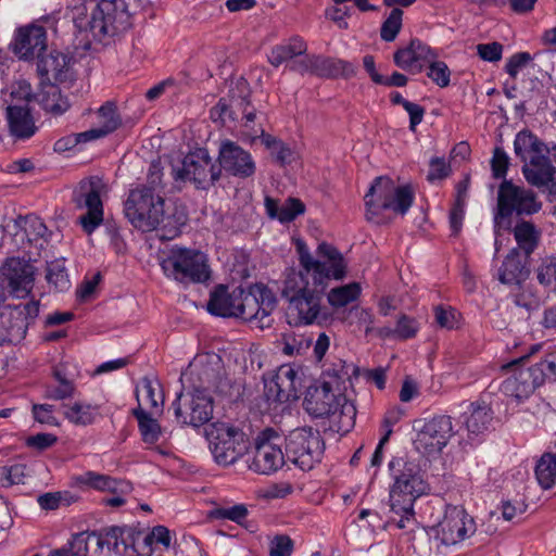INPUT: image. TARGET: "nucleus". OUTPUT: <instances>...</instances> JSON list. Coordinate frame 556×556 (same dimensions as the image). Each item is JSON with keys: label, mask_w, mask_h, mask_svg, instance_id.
Here are the masks:
<instances>
[{"label": "nucleus", "mask_w": 556, "mask_h": 556, "mask_svg": "<svg viewBox=\"0 0 556 556\" xmlns=\"http://www.w3.org/2000/svg\"><path fill=\"white\" fill-rule=\"evenodd\" d=\"M301 266L312 275L313 289L288 300V309L296 316V324H321L328 319V313L321 307L324 292L330 279L341 280L346 274V262L342 253L332 244L321 242L317 248L318 260L309 253L303 241L296 242Z\"/></svg>", "instance_id": "nucleus-1"}, {"label": "nucleus", "mask_w": 556, "mask_h": 556, "mask_svg": "<svg viewBox=\"0 0 556 556\" xmlns=\"http://www.w3.org/2000/svg\"><path fill=\"white\" fill-rule=\"evenodd\" d=\"M162 176L160 163L152 162L147 181L129 190L124 202V214L135 228L152 231L162 227L165 231L163 237L173 239L180 233L187 216L184 212L169 214V208L165 206V185Z\"/></svg>", "instance_id": "nucleus-2"}, {"label": "nucleus", "mask_w": 556, "mask_h": 556, "mask_svg": "<svg viewBox=\"0 0 556 556\" xmlns=\"http://www.w3.org/2000/svg\"><path fill=\"white\" fill-rule=\"evenodd\" d=\"M414 198V190L409 185L395 186L391 178L379 176L375 178L364 198L366 219L377 225L388 224L390 220L383 212L390 210L403 216L413 205Z\"/></svg>", "instance_id": "nucleus-3"}, {"label": "nucleus", "mask_w": 556, "mask_h": 556, "mask_svg": "<svg viewBox=\"0 0 556 556\" xmlns=\"http://www.w3.org/2000/svg\"><path fill=\"white\" fill-rule=\"evenodd\" d=\"M395 481L390 490L392 511H412L415 501L426 493L428 484L424 480L421 468L415 460L396 457L390 463Z\"/></svg>", "instance_id": "nucleus-4"}, {"label": "nucleus", "mask_w": 556, "mask_h": 556, "mask_svg": "<svg viewBox=\"0 0 556 556\" xmlns=\"http://www.w3.org/2000/svg\"><path fill=\"white\" fill-rule=\"evenodd\" d=\"M161 265L168 277L184 285L202 283L211 277L206 255L194 249L174 245Z\"/></svg>", "instance_id": "nucleus-5"}, {"label": "nucleus", "mask_w": 556, "mask_h": 556, "mask_svg": "<svg viewBox=\"0 0 556 556\" xmlns=\"http://www.w3.org/2000/svg\"><path fill=\"white\" fill-rule=\"evenodd\" d=\"M238 294L239 298L233 299L238 302L235 317L255 323L261 329L270 327V314L277 305L273 291L265 285L255 283L248 290L240 287Z\"/></svg>", "instance_id": "nucleus-6"}, {"label": "nucleus", "mask_w": 556, "mask_h": 556, "mask_svg": "<svg viewBox=\"0 0 556 556\" xmlns=\"http://www.w3.org/2000/svg\"><path fill=\"white\" fill-rule=\"evenodd\" d=\"M325 442L318 430L311 427L296 428L286 438V456L302 470H311L319 463Z\"/></svg>", "instance_id": "nucleus-7"}, {"label": "nucleus", "mask_w": 556, "mask_h": 556, "mask_svg": "<svg viewBox=\"0 0 556 556\" xmlns=\"http://www.w3.org/2000/svg\"><path fill=\"white\" fill-rule=\"evenodd\" d=\"M542 208V202L531 189L515 185L511 180L504 179L497 190V211L494 222L509 218L514 213L518 216H530Z\"/></svg>", "instance_id": "nucleus-8"}, {"label": "nucleus", "mask_w": 556, "mask_h": 556, "mask_svg": "<svg viewBox=\"0 0 556 556\" xmlns=\"http://www.w3.org/2000/svg\"><path fill=\"white\" fill-rule=\"evenodd\" d=\"M220 176V166L213 161L206 149H197L188 153L181 166L174 169L175 180L190 181L201 190L214 186Z\"/></svg>", "instance_id": "nucleus-9"}, {"label": "nucleus", "mask_w": 556, "mask_h": 556, "mask_svg": "<svg viewBox=\"0 0 556 556\" xmlns=\"http://www.w3.org/2000/svg\"><path fill=\"white\" fill-rule=\"evenodd\" d=\"M170 408L178 424L198 428L212 419L213 399L203 390L184 389Z\"/></svg>", "instance_id": "nucleus-10"}, {"label": "nucleus", "mask_w": 556, "mask_h": 556, "mask_svg": "<svg viewBox=\"0 0 556 556\" xmlns=\"http://www.w3.org/2000/svg\"><path fill=\"white\" fill-rule=\"evenodd\" d=\"M416 450L427 456L440 454L454 434L450 416L440 415L429 420H415Z\"/></svg>", "instance_id": "nucleus-11"}, {"label": "nucleus", "mask_w": 556, "mask_h": 556, "mask_svg": "<svg viewBox=\"0 0 556 556\" xmlns=\"http://www.w3.org/2000/svg\"><path fill=\"white\" fill-rule=\"evenodd\" d=\"M526 357H519L501 367L503 371L513 372L503 381L501 391L517 401L529 397L538 387L543 384V374L539 368L521 367L520 364L525 362Z\"/></svg>", "instance_id": "nucleus-12"}, {"label": "nucleus", "mask_w": 556, "mask_h": 556, "mask_svg": "<svg viewBox=\"0 0 556 556\" xmlns=\"http://www.w3.org/2000/svg\"><path fill=\"white\" fill-rule=\"evenodd\" d=\"M72 20L79 33H90L92 38L99 41L128 29L127 27H117L113 23L112 16L102 13L100 5L97 3L92 7L90 13L86 5H76L72 10Z\"/></svg>", "instance_id": "nucleus-13"}, {"label": "nucleus", "mask_w": 556, "mask_h": 556, "mask_svg": "<svg viewBox=\"0 0 556 556\" xmlns=\"http://www.w3.org/2000/svg\"><path fill=\"white\" fill-rule=\"evenodd\" d=\"M249 450V440L244 432L222 425L216 428V435L211 440V451L217 464L229 466L235 464Z\"/></svg>", "instance_id": "nucleus-14"}, {"label": "nucleus", "mask_w": 556, "mask_h": 556, "mask_svg": "<svg viewBox=\"0 0 556 556\" xmlns=\"http://www.w3.org/2000/svg\"><path fill=\"white\" fill-rule=\"evenodd\" d=\"M340 406L342 412L354 414L353 405L348 404L341 393H336L331 381H323L320 386L308 389L304 399L305 410L316 418L329 417Z\"/></svg>", "instance_id": "nucleus-15"}, {"label": "nucleus", "mask_w": 556, "mask_h": 556, "mask_svg": "<svg viewBox=\"0 0 556 556\" xmlns=\"http://www.w3.org/2000/svg\"><path fill=\"white\" fill-rule=\"evenodd\" d=\"M101 187V179L91 177L79 184V191L74 199L77 207L87 208V213L79 217V224L88 235L92 233L103 222Z\"/></svg>", "instance_id": "nucleus-16"}, {"label": "nucleus", "mask_w": 556, "mask_h": 556, "mask_svg": "<svg viewBox=\"0 0 556 556\" xmlns=\"http://www.w3.org/2000/svg\"><path fill=\"white\" fill-rule=\"evenodd\" d=\"M97 538V545L103 548L104 545L112 547L117 554L124 556H138L140 549L144 548V533L130 527H110L99 532H92Z\"/></svg>", "instance_id": "nucleus-17"}, {"label": "nucleus", "mask_w": 556, "mask_h": 556, "mask_svg": "<svg viewBox=\"0 0 556 556\" xmlns=\"http://www.w3.org/2000/svg\"><path fill=\"white\" fill-rule=\"evenodd\" d=\"M279 439L278 433L267 428L255 440V452L250 464V469L257 473L270 475L276 472L285 464V454L280 446L274 442Z\"/></svg>", "instance_id": "nucleus-18"}, {"label": "nucleus", "mask_w": 556, "mask_h": 556, "mask_svg": "<svg viewBox=\"0 0 556 556\" xmlns=\"http://www.w3.org/2000/svg\"><path fill=\"white\" fill-rule=\"evenodd\" d=\"M214 361L195 359L190 363L186 372L181 374L180 381L184 389L203 390L207 392L210 389L219 390L222 383V366L218 356L213 357Z\"/></svg>", "instance_id": "nucleus-19"}, {"label": "nucleus", "mask_w": 556, "mask_h": 556, "mask_svg": "<svg viewBox=\"0 0 556 556\" xmlns=\"http://www.w3.org/2000/svg\"><path fill=\"white\" fill-rule=\"evenodd\" d=\"M473 518L460 506L447 507L442 521L438 526V536L444 545H454L473 534Z\"/></svg>", "instance_id": "nucleus-20"}, {"label": "nucleus", "mask_w": 556, "mask_h": 556, "mask_svg": "<svg viewBox=\"0 0 556 556\" xmlns=\"http://www.w3.org/2000/svg\"><path fill=\"white\" fill-rule=\"evenodd\" d=\"M9 49L20 60H38L47 50L46 28L33 24L17 28Z\"/></svg>", "instance_id": "nucleus-21"}, {"label": "nucleus", "mask_w": 556, "mask_h": 556, "mask_svg": "<svg viewBox=\"0 0 556 556\" xmlns=\"http://www.w3.org/2000/svg\"><path fill=\"white\" fill-rule=\"evenodd\" d=\"M217 164L220 166V172L224 169L239 178H249L256 169L252 155L229 139L222 140L219 143Z\"/></svg>", "instance_id": "nucleus-22"}, {"label": "nucleus", "mask_w": 556, "mask_h": 556, "mask_svg": "<svg viewBox=\"0 0 556 556\" xmlns=\"http://www.w3.org/2000/svg\"><path fill=\"white\" fill-rule=\"evenodd\" d=\"M1 274L13 295L24 298L31 291L35 268L29 261L20 257L9 258L2 266Z\"/></svg>", "instance_id": "nucleus-23"}, {"label": "nucleus", "mask_w": 556, "mask_h": 556, "mask_svg": "<svg viewBox=\"0 0 556 556\" xmlns=\"http://www.w3.org/2000/svg\"><path fill=\"white\" fill-rule=\"evenodd\" d=\"M298 371L289 365L280 366L275 376L265 380L267 401L285 403L298 399Z\"/></svg>", "instance_id": "nucleus-24"}, {"label": "nucleus", "mask_w": 556, "mask_h": 556, "mask_svg": "<svg viewBox=\"0 0 556 556\" xmlns=\"http://www.w3.org/2000/svg\"><path fill=\"white\" fill-rule=\"evenodd\" d=\"M72 56L67 53L53 50L41 55L37 62V72L41 83L55 85L73 78Z\"/></svg>", "instance_id": "nucleus-25"}, {"label": "nucleus", "mask_w": 556, "mask_h": 556, "mask_svg": "<svg viewBox=\"0 0 556 556\" xmlns=\"http://www.w3.org/2000/svg\"><path fill=\"white\" fill-rule=\"evenodd\" d=\"M548 152L533 153L530 160L523 163L521 172L533 187L542 188L548 186L554 180L556 167L552 164Z\"/></svg>", "instance_id": "nucleus-26"}, {"label": "nucleus", "mask_w": 556, "mask_h": 556, "mask_svg": "<svg viewBox=\"0 0 556 556\" xmlns=\"http://www.w3.org/2000/svg\"><path fill=\"white\" fill-rule=\"evenodd\" d=\"M7 121L10 134L15 139H29L37 131V126L27 105H9Z\"/></svg>", "instance_id": "nucleus-27"}, {"label": "nucleus", "mask_w": 556, "mask_h": 556, "mask_svg": "<svg viewBox=\"0 0 556 556\" xmlns=\"http://www.w3.org/2000/svg\"><path fill=\"white\" fill-rule=\"evenodd\" d=\"M98 117L100 119V127L77 134L76 142H87L105 137L116 130L122 123L116 112V106L112 102H106L98 110Z\"/></svg>", "instance_id": "nucleus-28"}, {"label": "nucleus", "mask_w": 556, "mask_h": 556, "mask_svg": "<svg viewBox=\"0 0 556 556\" xmlns=\"http://www.w3.org/2000/svg\"><path fill=\"white\" fill-rule=\"evenodd\" d=\"M240 287H237L232 292H228V288L224 285H218L211 292L210 300L206 304L208 313L220 317H235L236 309H238V302L233 301L239 298Z\"/></svg>", "instance_id": "nucleus-29"}, {"label": "nucleus", "mask_w": 556, "mask_h": 556, "mask_svg": "<svg viewBox=\"0 0 556 556\" xmlns=\"http://www.w3.org/2000/svg\"><path fill=\"white\" fill-rule=\"evenodd\" d=\"M264 205L267 215L280 223H290L305 212L304 203L296 198H289L283 204L271 197H265Z\"/></svg>", "instance_id": "nucleus-30"}, {"label": "nucleus", "mask_w": 556, "mask_h": 556, "mask_svg": "<svg viewBox=\"0 0 556 556\" xmlns=\"http://www.w3.org/2000/svg\"><path fill=\"white\" fill-rule=\"evenodd\" d=\"M528 276L529 269L522 263L519 250H510L498 269V280L504 285L520 286Z\"/></svg>", "instance_id": "nucleus-31"}, {"label": "nucleus", "mask_w": 556, "mask_h": 556, "mask_svg": "<svg viewBox=\"0 0 556 556\" xmlns=\"http://www.w3.org/2000/svg\"><path fill=\"white\" fill-rule=\"evenodd\" d=\"M0 328L3 329L9 341L18 343L26 336L28 321L14 306L5 305L0 309Z\"/></svg>", "instance_id": "nucleus-32"}, {"label": "nucleus", "mask_w": 556, "mask_h": 556, "mask_svg": "<svg viewBox=\"0 0 556 556\" xmlns=\"http://www.w3.org/2000/svg\"><path fill=\"white\" fill-rule=\"evenodd\" d=\"M354 66L345 61L314 54V75L323 78L351 77Z\"/></svg>", "instance_id": "nucleus-33"}, {"label": "nucleus", "mask_w": 556, "mask_h": 556, "mask_svg": "<svg viewBox=\"0 0 556 556\" xmlns=\"http://www.w3.org/2000/svg\"><path fill=\"white\" fill-rule=\"evenodd\" d=\"M306 51V42L300 37H292L287 42L273 47L267 60L273 66L278 67L285 62H293L296 56L304 55Z\"/></svg>", "instance_id": "nucleus-34"}, {"label": "nucleus", "mask_w": 556, "mask_h": 556, "mask_svg": "<svg viewBox=\"0 0 556 556\" xmlns=\"http://www.w3.org/2000/svg\"><path fill=\"white\" fill-rule=\"evenodd\" d=\"M513 232L518 250H522L526 256H530L539 245L541 231L533 223L521 220L516 224Z\"/></svg>", "instance_id": "nucleus-35"}, {"label": "nucleus", "mask_w": 556, "mask_h": 556, "mask_svg": "<svg viewBox=\"0 0 556 556\" xmlns=\"http://www.w3.org/2000/svg\"><path fill=\"white\" fill-rule=\"evenodd\" d=\"M514 152L521 162L526 163L528 153L549 152V150L532 131L523 129L516 135Z\"/></svg>", "instance_id": "nucleus-36"}, {"label": "nucleus", "mask_w": 556, "mask_h": 556, "mask_svg": "<svg viewBox=\"0 0 556 556\" xmlns=\"http://www.w3.org/2000/svg\"><path fill=\"white\" fill-rule=\"evenodd\" d=\"M308 277L312 278V275L307 274L303 267L301 270L289 268L286 273L282 296L288 301L290 298L313 289V281L309 282Z\"/></svg>", "instance_id": "nucleus-37"}, {"label": "nucleus", "mask_w": 556, "mask_h": 556, "mask_svg": "<svg viewBox=\"0 0 556 556\" xmlns=\"http://www.w3.org/2000/svg\"><path fill=\"white\" fill-rule=\"evenodd\" d=\"M469 184L470 180L466 177L456 185V198L450 211V227L453 236H457L462 229Z\"/></svg>", "instance_id": "nucleus-38"}, {"label": "nucleus", "mask_w": 556, "mask_h": 556, "mask_svg": "<svg viewBox=\"0 0 556 556\" xmlns=\"http://www.w3.org/2000/svg\"><path fill=\"white\" fill-rule=\"evenodd\" d=\"M492 410L484 402L472 403L470 415L467 417L465 424L469 433L481 434L486 431L492 422Z\"/></svg>", "instance_id": "nucleus-39"}, {"label": "nucleus", "mask_w": 556, "mask_h": 556, "mask_svg": "<svg viewBox=\"0 0 556 556\" xmlns=\"http://www.w3.org/2000/svg\"><path fill=\"white\" fill-rule=\"evenodd\" d=\"M132 414L138 420L142 440L149 444L155 443L161 434V426L157 420L152 417L154 414L148 413L140 405L134 409Z\"/></svg>", "instance_id": "nucleus-40"}, {"label": "nucleus", "mask_w": 556, "mask_h": 556, "mask_svg": "<svg viewBox=\"0 0 556 556\" xmlns=\"http://www.w3.org/2000/svg\"><path fill=\"white\" fill-rule=\"evenodd\" d=\"M64 417L72 424L77 426H88L94 421L98 414L97 406L76 402L72 406L63 405Z\"/></svg>", "instance_id": "nucleus-41"}, {"label": "nucleus", "mask_w": 556, "mask_h": 556, "mask_svg": "<svg viewBox=\"0 0 556 556\" xmlns=\"http://www.w3.org/2000/svg\"><path fill=\"white\" fill-rule=\"evenodd\" d=\"M535 477L543 489H551L556 480V454L545 453L535 467Z\"/></svg>", "instance_id": "nucleus-42"}, {"label": "nucleus", "mask_w": 556, "mask_h": 556, "mask_svg": "<svg viewBox=\"0 0 556 556\" xmlns=\"http://www.w3.org/2000/svg\"><path fill=\"white\" fill-rule=\"evenodd\" d=\"M98 4L100 5L102 13L112 16L113 23H115L117 27H130L131 15L125 0H101Z\"/></svg>", "instance_id": "nucleus-43"}, {"label": "nucleus", "mask_w": 556, "mask_h": 556, "mask_svg": "<svg viewBox=\"0 0 556 556\" xmlns=\"http://www.w3.org/2000/svg\"><path fill=\"white\" fill-rule=\"evenodd\" d=\"M47 281L58 291H66L71 287V281L65 268V260L56 258L47 263Z\"/></svg>", "instance_id": "nucleus-44"}, {"label": "nucleus", "mask_w": 556, "mask_h": 556, "mask_svg": "<svg viewBox=\"0 0 556 556\" xmlns=\"http://www.w3.org/2000/svg\"><path fill=\"white\" fill-rule=\"evenodd\" d=\"M18 224L22 225L29 242H37L38 240L48 242V239L51 236V232L38 216L27 215L25 217H20Z\"/></svg>", "instance_id": "nucleus-45"}, {"label": "nucleus", "mask_w": 556, "mask_h": 556, "mask_svg": "<svg viewBox=\"0 0 556 556\" xmlns=\"http://www.w3.org/2000/svg\"><path fill=\"white\" fill-rule=\"evenodd\" d=\"M142 389L146 392V401L151 414H162L164 405V394L161 383L157 380H151L143 377L141 380Z\"/></svg>", "instance_id": "nucleus-46"}, {"label": "nucleus", "mask_w": 556, "mask_h": 556, "mask_svg": "<svg viewBox=\"0 0 556 556\" xmlns=\"http://www.w3.org/2000/svg\"><path fill=\"white\" fill-rule=\"evenodd\" d=\"M359 285L357 282H352L331 289L328 293V302L333 307H343L355 301L359 296Z\"/></svg>", "instance_id": "nucleus-47"}, {"label": "nucleus", "mask_w": 556, "mask_h": 556, "mask_svg": "<svg viewBox=\"0 0 556 556\" xmlns=\"http://www.w3.org/2000/svg\"><path fill=\"white\" fill-rule=\"evenodd\" d=\"M536 278L541 286L556 292V256H547L542 260L536 268Z\"/></svg>", "instance_id": "nucleus-48"}, {"label": "nucleus", "mask_w": 556, "mask_h": 556, "mask_svg": "<svg viewBox=\"0 0 556 556\" xmlns=\"http://www.w3.org/2000/svg\"><path fill=\"white\" fill-rule=\"evenodd\" d=\"M403 11L400 8H393L382 23L380 29V37L387 42L393 41L402 28Z\"/></svg>", "instance_id": "nucleus-49"}, {"label": "nucleus", "mask_w": 556, "mask_h": 556, "mask_svg": "<svg viewBox=\"0 0 556 556\" xmlns=\"http://www.w3.org/2000/svg\"><path fill=\"white\" fill-rule=\"evenodd\" d=\"M393 61L404 71H414L415 73H420L424 68V64H418L416 52L414 51L410 42L407 47L399 49L394 53Z\"/></svg>", "instance_id": "nucleus-50"}, {"label": "nucleus", "mask_w": 556, "mask_h": 556, "mask_svg": "<svg viewBox=\"0 0 556 556\" xmlns=\"http://www.w3.org/2000/svg\"><path fill=\"white\" fill-rule=\"evenodd\" d=\"M25 477L26 465L24 464H14L0 467V485L2 488H10L14 484L24 483Z\"/></svg>", "instance_id": "nucleus-51"}, {"label": "nucleus", "mask_w": 556, "mask_h": 556, "mask_svg": "<svg viewBox=\"0 0 556 556\" xmlns=\"http://www.w3.org/2000/svg\"><path fill=\"white\" fill-rule=\"evenodd\" d=\"M427 76L439 87L444 88L450 85L451 71L444 62L435 59L429 64Z\"/></svg>", "instance_id": "nucleus-52"}, {"label": "nucleus", "mask_w": 556, "mask_h": 556, "mask_svg": "<svg viewBox=\"0 0 556 556\" xmlns=\"http://www.w3.org/2000/svg\"><path fill=\"white\" fill-rule=\"evenodd\" d=\"M419 329L418 321L405 314L399 316L396 326H395V334L396 338L406 340L414 338Z\"/></svg>", "instance_id": "nucleus-53"}, {"label": "nucleus", "mask_w": 556, "mask_h": 556, "mask_svg": "<svg viewBox=\"0 0 556 556\" xmlns=\"http://www.w3.org/2000/svg\"><path fill=\"white\" fill-rule=\"evenodd\" d=\"M237 88L240 89V94H236L233 91L230 96V108L235 111V114L238 116V112L243 114V109L249 110L251 106V102L249 100L250 91L248 89V83L244 79H241L237 83Z\"/></svg>", "instance_id": "nucleus-54"}, {"label": "nucleus", "mask_w": 556, "mask_h": 556, "mask_svg": "<svg viewBox=\"0 0 556 556\" xmlns=\"http://www.w3.org/2000/svg\"><path fill=\"white\" fill-rule=\"evenodd\" d=\"M509 166V157L504 149L496 147L491 160L492 175L495 179H505Z\"/></svg>", "instance_id": "nucleus-55"}, {"label": "nucleus", "mask_w": 556, "mask_h": 556, "mask_svg": "<svg viewBox=\"0 0 556 556\" xmlns=\"http://www.w3.org/2000/svg\"><path fill=\"white\" fill-rule=\"evenodd\" d=\"M74 382H65L62 384H49L46 388L45 396L50 400H65L73 397L75 393Z\"/></svg>", "instance_id": "nucleus-56"}, {"label": "nucleus", "mask_w": 556, "mask_h": 556, "mask_svg": "<svg viewBox=\"0 0 556 556\" xmlns=\"http://www.w3.org/2000/svg\"><path fill=\"white\" fill-rule=\"evenodd\" d=\"M210 116L214 122H220L222 124H225L227 118L230 121L237 119L235 111L231 110L229 101L225 98L219 99L217 104L211 109Z\"/></svg>", "instance_id": "nucleus-57"}, {"label": "nucleus", "mask_w": 556, "mask_h": 556, "mask_svg": "<svg viewBox=\"0 0 556 556\" xmlns=\"http://www.w3.org/2000/svg\"><path fill=\"white\" fill-rule=\"evenodd\" d=\"M293 551V541L289 535H276L270 542V556H291Z\"/></svg>", "instance_id": "nucleus-58"}, {"label": "nucleus", "mask_w": 556, "mask_h": 556, "mask_svg": "<svg viewBox=\"0 0 556 556\" xmlns=\"http://www.w3.org/2000/svg\"><path fill=\"white\" fill-rule=\"evenodd\" d=\"M154 541L168 548L170 546L169 530L164 526L154 527L150 534H144L143 546L150 548Z\"/></svg>", "instance_id": "nucleus-59"}, {"label": "nucleus", "mask_w": 556, "mask_h": 556, "mask_svg": "<svg viewBox=\"0 0 556 556\" xmlns=\"http://www.w3.org/2000/svg\"><path fill=\"white\" fill-rule=\"evenodd\" d=\"M213 515L216 518L229 519L237 523H241L248 515V508L243 504H239L229 508H217L214 510Z\"/></svg>", "instance_id": "nucleus-60"}, {"label": "nucleus", "mask_w": 556, "mask_h": 556, "mask_svg": "<svg viewBox=\"0 0 556 556\" xmlns=\"http://www.w3.org/2000/svg\"><path fill=\"white\" fill-rule=\"evenodd\" d=\"M477 53L488 62H497L502 59L503 46L500 42L479 43L477 46Z\"/></svg>", "instance_id": "nucleus-61"}, {"label": "nucleus", "mask_w": 556, "mask_h": 556, "mask_svg": "<svg viewBox=\"0 0 556 556\" xmlns=\"http://www.w3.org/2000/svg\"><path fill=\"white\" fill-rule=\"evenodd\" d=\"M532 60L529 52H518L511 55L505 66L506 72L511 78H516L519 70L526 66Z\"/></svg>", "instance_id": "nucleus-62"}, {"label": "nucleus", "mask_w": 556, "mask_h": 556, "mask_svg": "<svg viewBox=\"0 0 556 556\" xmlns=\"http://www.w3.org/2000/svg\"><path fill=\"white\" fill-rule=\"evenodd\" d=\"M532 368H539L543 374V382L545 379L556 380V351L545 355V357Z\"/></svg>", "instance_id": "nucleus-63"}, {"label": "nucleus", "mask_w": 556, "mask_h": 556, "mask_svg": "<svg viewBox=\"0 0 556 556\" xmlns=\"http://www.w3.org/2000/svg\"><path fill=\"white\" fill-rule=\"evenodd\" d=\"M451 173L450 166L445 163L443 157H433L430 161V169L427 175V179L429 181H433L437 179H443L447 177Z\"/></svg>", "instance_id": "nucleus-64"}]
</instances>
